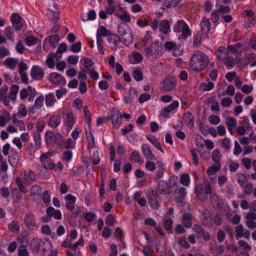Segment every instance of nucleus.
Returning <instances> with one entry per match:
<instances>
[{"label":"nucleus","instance_id":"1","mask_svg":"<svg viewBox=\"0 0 256 256\" xmlns=\"http://www.w3.org/2000/svg\"><path fill=\"white\" fill-rule=\"evenodd\" d=\"M208 58L206 54L200 51H196L192 55L190 65L192 69L196 72H200L208 66Z\"/></svg>","mask_w":256,"mask_h":256},{"label":"nucleus","instance_id":"2","mask_svg":"<svg viewBox=\"0 0 256 256\" xmlns=\"http://www.w3.org/2000/svg\"><path fill=\"white\" fill-rule=\"evenodd\" d=\"M161 46L158 41L152 42L149 46L144 48L147 58L151 61L159 58L162 55Z\"/></svg>","mask_w":256,"mask_h":256},{"label":"nucleus","instance_id":"3","mask_svg":"<svg viewBox=\"0 0 256 256\" xmlns=\"http://www.w3.org/2000/svg\"><path fill=\"white\" fill-rule=\"evenodd\" d=\"M30 248L33 252H38L40 248L44 251V250H50L52 248V244L47 240L34 238L30 242Z\"/></svg>","mask_w":256,"mask_h":256},{"label":"nucleus","instance_id":"4","mask_svg":"<svg viewBox=\"0 0 256 256\" xmlns=\"http://www.w3.org/2000/svg\"><path fill=\"white\" fill-rule=\"evenodd\" d=\"M45 140L48 146H52L54 144L61 148L64 142L62 136L59 134H55L52 132H48L45 134Z\"/></svg>","mask_w":256,"mask_h":256},{"label":"nucleus","instance_id":"5","mask_svg":"<svg viewBox=\"0 0 256 256\" xmlns=\"http://www.w3.org/2000/svg\"><path fill=\"white\" fill-rule=\"evenodd\" d=\"M120 42H122L124 44L128 45L132 42L133 36L129 30L126 32L122 36L113 34V44L117 45Z\"/></svg>","mask_w":256,"mask_h":256},{"label":"nucleus","instance_id":"6","mask_svg":"<svg viewBox=\"0 0 256 256\" xmlns=\"http://www.w3.org/2000/svg\"><path fill=\"white\" fill-rule=\"evenodd\" d=\"M76 118V116L72 112L68 113L64 116V124L70 130L72 129L75 123Z\"/></svg>","mask_w":256,"mask_h":256},{"label":"nucleus","instance_id":"7","mask_svg":"<svg viewBox=\"0 0 256 256\" xmlns=\"http://www.w3.org/2000/svg\"><path fill=\"white\" fill-rule=\"evenodd\" d=\"M24 222L26 226L31 230H35L38 228L34 216L28 213L26 214Z\"/></svg>","mask_w":256,"mask_h":256},{"label":"nucleus","instance_id":"8","mask_svg":"<svg viewBox=\"0 0 256 256\" xmlns=\"http://www.w3.org/2000/svg\"><path fill=\"white\" fill-rule=\"evenodd\" d=\"M49 79L52 83L55 84L63 86L66 84V79L60 74L56 72L50 74Z\"/></svg>","mask_w":256,"mask_h":256},{"label":"nucleus","instance_id":"9","mask_svg":"<svg viewBox=\"0 0 256 256\" xmlns=\"http://www.w3.org/2000/svg\"><path fill=\"white\" fill-rule=\"evenodd\" d=\"M11 21L14 28L16 30H20L22 28L24 23V20L19 14L16 13H13L12 14Z\"/></svg>","mask_w":256,"mask_h":256},{"label":"nucleus","instance_id":"10","mask_svg":"<svg viewBox=\"0 0 256 256\" xmlns=\"http://www.w3.org/2000/svg\"><path fill=\"white\" fill-rule=\"evenodd\" d=\"M30 76L35 80H40L44 77V71L38 66H34L31 69Z\"/></svg>","mask_w":256,"mask_h":256},{"label":"nucleus","instance_id":"11","mask_svg":"<svg viewBox=\"0 0 256 256\" xmlns=\"http://www.w3.org/2000/svg\"><path fill=\"white\" fill-rule=\"evenodd\" d=\"M176 82L174 78H168L164 79L162 82V88L166 91H170L175 88Z\"/></svg>","mask_w":256,"mask_h":256},{"label":"nucleus","instance_id":"12","mask_svg":"<svg viewBox=\"0 0 256 256\" xmlns=\"http://www.w3.org/2000/svg\"><path fill=\"white\" fill-rule=\"evenodd\" d=\"M171 186L168 185L166 182L160 180L158 182V190L160 194H170L171 192L170 190Z\"/></svg>","mask_w":256,"mask_h":256},{"label":"nucleus","instance_id":"13","mask_svg":"<svg viewBox=\"0 0 256 256\" xmlns=\"http://www.w3.org/2000/svg\"><path fill=\"white\" fill-rule=\"evenodd\" d=\"M66 208L69 210H72L74 208V204L76 200L75 196L68 194L64 197Z\"/></svg>","mask_w":256,"mask_h":256},{"label":"nucleus","instance_id":"14","mask_svg":"<svg viewBox=\"0 0 256 256\" xmlns=\"http://www.w3.org/2000/svg\"><path fill=\"white\" fill-rule=\"evenodd\" d=\"M8 90V87L6 86H4L0 89V100L3 102L4 104L6 106H9V96H7V92Z\"/></svg>","mask_w":256,"mask_h":256},{"label":"nucleus","instance_id":"15","mask_svg":"<svg viewBox=\"0 0 256 256\" xmlns=\"http://www.w3.org/2000/svg\"><path fill=\"white\" fill-rule=\"evenodd\" d=\"M142 150L146 160H156V156L153 154L148 145H142Z\"/></svg>","mask_w":256,"mask_h":256},{"label":"nucleus","instance_id":"16","mask_svg":"<svg viewBox=\"0 0 256 256\" xmlns=\"http://www.w3.org/2000/svg\"><path fill=\"white\" fill-rule=\"evenodd\" d=\"M148 202L150 206L154 210H157L158 208V204L156 200V196L154 194V191L150 190L148 194Z\"/></svg>","mask_w":256,"mask_h":256},{"label":"nucleus","instance_id":"17","mask_svg":"<svg viewBox=\"0 0 256 256\" xmlns=\"http://www.w3.org/2000/svg\"><path fill=\"white\" fill-rule=\"evenodd\" d=\"M61 120L60 115H52L50 118L48 124L52 128H56L60 124Z\"/></svg>","mask_w":256,"mask_h":256},{"label":"nucleus","instance_id":"18","mask_svg":"<svg viewBox=\"0 0 256 256\" xmlns=\"http://www.w3.org/2000/svg\"><path fill=\"white\" fill-rule=\"evenodd\" d=\"M46 214L48 216L54 217L56 220H60L62 218L60 212L52 207H49L47 208Z\"/></svg>","mask_w":256,"mask_h":256},{"label":"nucleus","instance_id":"19","mask_svg":"<svg viewBox=\"0 0 256 256\" xmlns=\"http://www.w3.org/2000/svg\"><path fill=\"white\" fill-rule=\"evenodd\" d=\"M18 64V60L16 58H8L4 62V64L10 70H14Z\"/></svg>","mask_w":256,"mask_h":256},{"label":"nucleus","instance_id":"20","mask_svg":"<svg viewBox=\"0 0 256 256\" xmlns=\"http://www.w3.org/2000/svg\"><path fill=\"white\" fill-rule=\"evenodd\" d=\"M84 244V241L82 238H80L74 244H71L70 242L68 241H64L62 242V246L66 248H70L73 250H75L78 246H82Z\"/></svg>","mask_w":256,"mask_h":256},{"label":"nucleus","instance_id":"21","mask_svg":"<svg viewBox=\"0 0 256 256\" xmlns=\"http://www.w3.org/2000/svg\"><path fill=\"white\" fill-rule=\"evenodd\" d=\"M44 97L42 95L38 97L34 101V106L30 109V112L34 114V108L40 109L42 108L44 105Z\"/></svg>","mask_w":256,"mask_h":256},{"label":"nucleus","instance_id":"22","mask_svg":"<svg viewBox=\"0 0 256 256\" xmlns=\"http://www.w3.org/2000/svg\"><path fill=\"white\" fill-rule=\"evenodd\" d=\"M192 216L190 213L186 212L182 217V222L186 228H190L192 226Z\"/></svg>","mask_w":256,"mask_h":256},{"label":"nucleus","instance_id":"23","mask_svg":"<svg viewBox=\"0 0 256 256\" xmlns=\"http://www.w3.org/2000/svg\"><path fill=\"white\" fill-rule=\"evenodd\" d=\"M204 191V188L202 184H199L196 186L195 188V193L198 199L202 201L205 200L207 198Z\"/></svg>","mask_w":256,"mask_h":256},{"label":"nucleus","instance_id":"24","mask_svg":"<svg viewBox=\"0 0 256 256\" xmlns=\"http://www.w3.org/2000/svg\"><path fill=\"white\" fill-rule=\"evenodd\" d=\"M184 119L186 124L190 128H192L194 124V118L191 112H186L184 114Z\"/></svg>","mask_w":256,"mask_h":256},{"label":"nucleus","instance_id":"25","mask_svg":"<svg viewBox=\"0 0 256 256\" xmlns=\"http://www.w3.org/2000/svg\"><path fill=\"white\" fill-rule=\"evenodd\" d=\"M118 18L122 20L124 22H129L130 20V18L129 14L126 12V10H122V8H120V10L116 13Z\"/></svg>","mask_w":256,"mask_h":256},{"label":"nucleus","instance_id":"26","mask_svg":"<svg viewBox=\"0 0 256 256\" xmlns=\"http://www.w3.org/2000/svg\"><path fill=\"white\" fill-rule=\"evenodd\" d=\"M210 24L208 20L206 18L204 17L203 18L200 22L202 32L204 34H208L210 30Z\"/></svg>","mask_w":256,"mask_h":256},{"label":"nucleus","instance_id":"27","mask_svg":"<svg viewBox=\"0 0 256 256\" xmlns=\"http://www.w3.org/2000/svg\"><path fill=\"white\" fill-rule=\"evenodd\" d=\"M147 139L154 146L158 148L161 152L164 153V151L162 150L160 142L158 141V139L152 135H147Z\"/></svg>","mask_w":256,"mask_h":256},{"label":"nucleus","instance_id":"28","mask_svg":"<svg viewBox=\"0 0 256 256\" xmlns=\"http://www.w3.org/2000/svg\"><path fill=\"white\" fill-rule=\"evenodd\" d=\"M56 100L54 94L50 93L46 95V104L47 107H52L54 106Z\"/></svg>","mask_w":256,"mask_h":256},{"label":"nucleus","instance_id":"29","mask_svg":"<svg viewBox=\"0 0 256 256\" xmlns=\"http://www.w3.org/2000/svg\"><path fill=\"white\" fill-rule=\"evenodd\" d=\"M10 118L11 116L10 113L6 111L4 112L0 116V126H4Z\"/></svg>","mask_w":256,"mask_h":256},{"label":"nucleus","instance_id":"30","mask_svg":"<svg viewBox=\"0 0 256 256\" xmlns=\"http://www.w3.org/2000/svg\"><path fill=\"white\" fill-rule=\"evenodd\" d=\"M156 164L158 170L156 172L155 178L160 179L163 176L164 166L163 162L161 161H157Z\"/></svg>","mask_w":256,"mask_h":256},{"label":"nucleus","instance_id":"31","mask_svg":"<svg viewBox=\"0 0 256 256\" xmlns=\"http://www.w3.org/2000/svg\"><path fill=\"white\" fill-rule=\"evenodd\" d=\"M108 3L110 6H111L112 0H108ZM112 14V8L110 7L106 8V10L100 11L99 13V16L101 18L104 19L108 17V15H111Z\"/></svg>","mask_w":256,"mask_h":256},{"label":"nucleus","instance_id":"32","mask_svg":"<svg viewBox=\"0 0 256 256\" xmlns=\"http://www.w3.org/2000/svg\"><path fill=\"white\" fill-rule=\"evenodd\" d=\"M86 136L88 140V148L90 151V150L94 149V140L93 136L90 131L89 132L86 130Z\"/></svg>","mask_w":256,"mask_h":256},{"label":"nucleus","instance_id":"33","mask_svg":"<svg viewBox=\"0 0 256 256\" xmlns=\"http://www.w3.org/2000/svg\"><path fill=\"white\" fill-rule=\"evenodd\" d=\"M19 87L18 86L14 84L12 85L10 88V93L9 95L10 99H11L14 102H15L16 99V94L18 92Z\"/></svg>","mask_w":256,"mask_h":256},{"label":"nucleus","instance_id":"34","mask_svg":"<svg viewBox=\"0 0 256 256\" xmlns=\"http://www.w3.org/2000/svg\"><path fill=\"white\" fill-rule=\"evenodd\" d=\"M130 160L135 162L142 164L144 162L141 160L140 154L136 151H134L130 154Z\"/></svg>","mask_w":256,"mask_h":256},{"label":"nucleus","instance_id":"35","mask_svg":"<svg viewBox=\"0 0 256 256\" xmlns=\"http://www.w3.org/2000/svg\"><path fill=\"white\" fill-rule=\"evenodd\" d=\"M96 16V13L93 10H91L89 11L87 14H82L81 16L82 20L84 22H85V21H86L88 20H94L95 19Z\"/></svg>","mask_w":256,"mask_h":256},{"label":"nucleus","instance_id":"36","mask_svg":"<svg viewBox=\"0 0 256 256\" xmlns=\"http://www.w3.org/2000/svg\"><path fill=\"white\" fill-rule=\"evenodd\" d=\"M67 48V46L65 43H62L58 47V50L56 52V60H58L62 57V52H66Z\"/></svg>","mask_w":256,"mask_h":256},{"label":"nucleus","instance_id":"37","mask_svg":"<svg viewBox=\"0 0 256 256\" xmlns=\"http://www.w3.org/2000/svg\"><path fill=\"white\" fill-rule=\"evenodd\" d=\"M160 29L164 34H166L170 28V24L168 20H164L160 22Z\"/></svg>","mask_w":256,"mask_h":256},{"label":"nucleus","instance_id":"38","mask_svg":"<svg viewBox=\"0 0 256 256\" xmlns=\"http://www.w3.org/2000/svg\"><path fill=\"white\" fill-rule=\"evenodd\" d=\"M236 175L238 183L242 186H244L248 183L246 176L242 173H238Z\"/></svg>","mask_w":256,"mask_h":256},{"label":"nucleus","instance_id":"39","mask_svg":"<svg viewBox=\"0 0 256 256\" xmlns=\"http://www.w3.org/2000/svg\"><path fill=\"white\" fill-rule=\"evenodd\" d=\"M214 87V83L212 82H210L208 84L202 83L200 86V90L203 92L209 91L212 90Z\"/></svg>","mask_w":256,"mask_h":256},{"label":"nucleus","instance_id":"40","mask_svg":"<svg viewBox=\"0 0 256 256\" xmlns=\"http://www.w3.org/2000/svg\"><path fill=\"white\" fill-rule=\"evenodd\" d=\"M220 168V164H216L215 165L209 167L207 170V174L208 176H211L215 174L216 172L219 170Z\"/></svg>","mask_w":256,"mask_h":256},{"label":"nucleus","instance_id":"41","mask_svg":"<svg viewBox=\"0 0 256 256\" xmlns=\"http://www.w3.org/2000/svg\"><path fill=\"white\" fill-rule=\"evenodd\" d=\"M44 168L48 170H52L55 166V164L50 159L40 160Z\"/></svg>","mask_w":256,"mask_h":256},{"label":"nucleus","instance_id":"42","mask_svg":"<svg viewBox=\"0 0 256 256\" xmlns=\"http://www.w3.org/2000/svg\"><path fill=\"white\" fill-rule=\"evenodd\" d=\"M179 106V102L176 101H173L170 104H169L168 106L164 108V112H170L172 110H174L175 108H178Z\"/></svg>","mask_w":256,"mask_h":256},{"label":"nucleus","instance_id":"43","mask_svg":"<svg viewBox=\"0 0 256 256\" xmlns=\"http://www.w3.org/2000/svg\"><path fill=\"white\" fill-rule=\"evenodd\" d=\"M56 59V54H50L48 56V57L46 60V64L48 68H53L54 66V58Z\"/></svg>","mask_w":256,"mask_h":256},{"label":"nucleus","instance_id":"44","mask_svg":"<svg viewBox=\"0 0 256 256\" xmlns=\"http://www.w3.org/2000/svg\"><path fill=\"white\" fill-rule=\"evenodd\" d=\"M222 155L220 154V150L218 149L214 150L212 152V160L216 164H220V161Z\"/></svg>","mask_w":256,"mask_h":256},{"label":"nucleus","instance_id":"45","mask_svg":"<svg viewBox=\"0 0 256 256\" xmlns=\"http://www.w3.org/2000/svg\"><path fill=\"white\" fill-rule=\"evenodd\" d=\"M244 231V227L242 224L238 225L234 228V234L236 238L238 240L242 238Z\"/></svg>","mask_w":256,"mask_h":256},{"label":"nucleus","instance_id":"46","mask_svg":"<svg viewBox=\"0 0 256 256\" xmlns=\"http://www.w3.org/2000/svg\"><path fill=\"white\" fill-rule=\"evenodd\" d=\"M12 123L18 126L20 131L25 130L26 127L23 121L16 119L15 117L12 118Z\"/></svg>","mask_w":256,"mask_h":256},{"label":"nucleus","instance_id":"47","mask_svg":"<svg viewBox=\"0 0 256 256\" xmlns=\"http://www.w3.org/2000/svg\"><path fill=\"white\" fill-rule=\"evenodd\" d=\"M192 230L196 233V237L200 238L202 237L204 230L198 224H194L192 228Z\"/></svg>","mask_w":256,"mask_h":256},{"label":"nucleus","instance_id":"48","mask_svg":"<svg viewBox=\"0 0 256 256\" xmlns=\"http://www.w3.org/2000/svg\"><path fill=\"white\" fill-rule=\"evenodd\" d=\"M226 125L228 128H235L236 125V120L230 116H227L226 118Z\"/></svg>","mask_w":256,"mask_h":256},{"label":"nucleus","instance_id":"49","mask_svg":"<svg viewBox=\"0 0 256 256\" xmlns=\"http://www.w3.org/2000/svg\"><path fill=\"white\" fill-rule=\"evenodd\" d=\"M181 0H164V5L167 8L176 7L180 2Z\"/></svg>","mask_w":256,"mask_h":256},{"label":"nucleus","instance_id":"50","mask_svg":"<svg viewBox=\"0 0 256 256\" xmlns=\"http://www.w3.org/2000/svg\"><path fill=\"white\" fill-rule=\"evenodd\" d=\"M180 22H184V24L183 26V27L182 28V34L184 36V38H186L188 36H190L191 34V30L190 29L188 25L186 24L182 20L180 21Z\"/></svg>","mask_w":256,"mask_h":256},{"label":"nucleus","instance_id":"51","mask_svg":"<svg viewBox=\"0 0 256 256\" xmlns=\"http://www.w3.org/2000/svg\"><path fill=\"white\" fill-rule=\"evenodd\" d=\"M186 190L184 188H180L178 191V194L180 195V198H176V200L177 202H182L184 199L186 194Z\"/></svg>","mask_w":256,"mask_h":256},{"label":"nucleus","instance_id":"52","mask_svg":"<svg viewBox=\"0 0 256 256\" xmlns=\"http://www.w3.org/2000/svg\"><path fill=\"white\" fill-rule=\"evenodd\" d=\"M48 41L51 46L54 48L58 44L59 37L56 34L50 36L48 38Z\"/></svg>","mask_w":256,"mask_h":256},{"label":"nucleus","instance_id":"53","mask_svg":"<svg viewBox=\"0 0 256 256\" xmlns=\"http://www.w3.org/2000/svg\"><path fill=\"white\" fill-rule=\"evenodd\" d=\"M83 110L84 114V118L89 126H90V124L91 122V114L88 110V107L86 106H84Z\"/></svg>","mask_w":256,"mask_h":256},{"label":"nucleus","instance_id":"54","mask_svg":"<svg viewBox=\"0 0 256 256\" xmlns=\"http://www.w3.org/2000/svg\"><path fill=\"white\" fill-rule=\"evenodd\" d=\"M28 113L26 108L25 104H20L18 106V114L22 116H25Z\"/></svg>","mask_w":256,"mask_h":256},{"label":"nucleus","instance_id":"55","mask_svg":"<svg viewBox=\"0 0 256 256\" xmlns=\"http://www.w3.org/2000/svg\"><path fill=\"white\" fill-rule=\"evenodd\" d=\"M96 34L100 36H108L110 34V32L107 30L105 27L101 26L97 30Z\"/></svg>","mask_w":256,"mask_h":256},{"label":"nucleus","instance_id":"56","mask_svg":"<svg viewBox=\"0 0 256 256\" xmlns=\"http://www.w3.org/2000/svg\"><path fill=\"white\" fill-rule=\"evenodd\" d=\"M100 162L99 152L96 148L93 149L92 163L94 165L98 164Z\"/></svg>","mask_w":256,"mask_h":256},{"label":"nucleus","instance_id":"57","mask_svg":"<svg viewBox=\"0 0 256 256\" xmlns=\"http://www.w3.org/2000/svg\"><path fill=\"white\" fill-rule=\"evenodd\" d=\"M230 8L229 6H220L216 10L218 14H228L230 12Z\"/></svg>","mask_w":256,"mask_h":256},{"label":"nucleus","instance_id":"58","mask_svg":"<svg viewBox=\"0 0 256 256\" xmlns=\"http://www.w3.org/2000/svg\"><path fill=\"white\" fill-rule=\"evenodd\" d=\"M41 230L43 234L50 235L52 238H55L56 236L54 232H51L50 228L47 225L42 226Z\"/></svg>","mask_w":256,"mask_h":256},{"label":"nucleus","instance_id":"59","mask_svg":"<svg viewBox=\"0 0 256 256\" xmlns=\"http://www.w3.org/2000/svg\"><path fill=\"white\" fill-rule=\"evenodd\" d=\"M30 93V90L29 89V86L27 88H22L20 92V96L21 99H24Z\"/></svg>","mask_w":256,"mask_h":256},{"label":"nucleus","instance_id":"60","mask_svg":"<svg viewBox=\"0 0 256 256\" xmlns=\"http://www.w3.org/2000/svg\"><path fill=\"white\" fill-rule=\"evenodd\" d=\"M33 137L35 145L39 148L41 145V136L40 134L35 132L34 134Z\"/></svg>","mask_w":256,"mask_h":256},{"label":"nucleus","instance_id":"61","mask_svg":"<svg viewBox=\"0 0 256 256\" xmlns=\"http://www.w3.org/2000/svg\"><path fill=\"white\" fill-rule=\"evenodd\" d=\"M114 236L118 240H121L124 236V232L122 230L118 227L114 232Z\"/></svg>","mask_w":256,"mask_h":256},{"label":"nucleus","instance_id":"62","mask_svg":"<svg viewBox=\"0 0 256 256\" xmlns=\"http://www.w3.org/2000/svg\"><path fill=\"white\" fill-rule=\"evenodd\" d=\"M152 160H146L145 164L146 168L150 171H154L156 168V164L152 161Z\"/></svg>","mask_w":256,"mask_h":256},{"label":"nucleus","instance_id":"63","mask_svg":"<svg viewBox=\"0 0 256 256\" xmlns=\"http://www.w3.org/2000/svg\"><path fill=\"white\" fill-rule=\"evenodd\" d=\"M18 256H29V253L26 246H20L18 250Z\"/></svg>","mask_w":256,"mask_h":256},{"label":"nucleus","instance_id":"64","mask_svg":"<svg viewBox=\"0 0 256 256\" xmlns=\"http://www.w3.org/2000/svg\"><path fill=\"white\" fill-rule=\"evenodd\" d=\"M180 182L185 186H188L190 183V178L188 174H182L180 176Z\"/></svg>","mask_w":256,"mask_h":256}]
</instances>
